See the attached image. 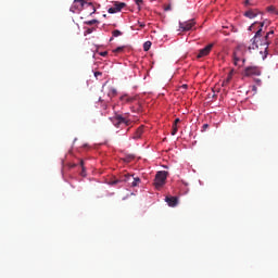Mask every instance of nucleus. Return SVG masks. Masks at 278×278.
<instances>
[{
    "mask_svg": "<svg viewBox=\"0 0 278 278\" xmlns=\"http://www.w3.org/2000/svg\"><path fill=\"white\" fill-rule=\"evenodd\" d=\"M260 27V29L256 31V34L254 35V37L251 39V45L249 46V51L251 50H255V49H260V47H264V52L268 53V46L270 45V36H273V34H275L274 30H270L268 33H266V35H264V30L262 29V27H264V22L263 23H257L255 22L254 24H252L250 26V31H253V29H255L256 27Z\"/></svg>",
    "mask_w": 278,
    "mask_h": 278,
    "instance_id": "1",
    "label": "nucleus"
},
{
    "mask_svg": "<svg viewBox=\"0 0 278 278\" xmlns=\"http://www.w3.org/2000/svg\"><path fill=\"white\" fill-rule=\"evenodd\" d=\"M167 177H168V172L166 170L157 172L154 179L155 188H162V186L166 184Z\"/></svg>",
    "mask_w": 278,
    "mask_h": 278,
    "instance_id": "2",
    "label": "nucleus"
},
{
    "mask_svg": "<svg viewBox=\"0 0 278 278\" xmlns=\"http://www.w3.org/2000/svg\"><path fill=\"white\" fill-rule=\"evenodd\" d=\"M84 5L87 8H92V12L90 13V16L97 12V8L94 7V3L88 2V0H74V8L77 10H84Z\"/></svg>",
    "mask_w": 278,
    "mask_h": 278,
    "instance_id": "3",
    "label": "nucleus"
},
{
    "mask_svg": "<svg viewBox=\"0 0 278 278\" xmlns=\"http://www.w3.org/2000/svg\"><path fill=\"white\" fill-rule=\"evenodd\" d=\"M111 123H113L114 127H121V125L129 127V125H131V122L121 114H115L114 117H111Z\"/></svg>",
    "mask_w": 278,
    "mask_h": 278,
    "instance_id": "4",
    "label": "nucleus"
},
{
    "mask_svg": "<svg viewBox=\"0 0 278 278\" xmlns=\"http://www.w3.org/2000/svg\"><path fill=\"white\" fill-rule=\"evenodd\" d=\"M245 77H260L262 71L257 66H249L244 70Z\"/></svg>",
    "mask_w": 278,
    "mask_h": 278,
    "instance_id": "5",
    "label": "nucleus"
},
{
    "mask_svg": "<svg viewBox=\"0 0 278 278\" xmlns=\"http://www.w3.org/2000/svg\"><path fill=\"white\" fill-rule=\"evenodd\" d=\"M194 25H197L194 20H188L186 22H179V28L182 31H190V29H192V27H194Z\"/></svg>",
    "mask_w": 278,
    "mask_h": 278,
    "instance_id": "6",
    "label": "nucleus"
},
{
    "mask_svg": "<svg viewBox=\"0 0 278 278\" xmlns=\"http://www.w3.org/2000/svg\"><path fill=\"white\" fill-rule=\"evenodd\" d=\"M214 45L210 43L205 48L201 49L198 53V58H205V55H210V51H212Z\"/></svg>",
    "mask_w": 278,
    "mask_h": 278,
    "instance_id": "7",
    "label": "nucleus"
},
{
    "mask_svg": "<svg viewBox=\"0 0 278 278\" xmlns=\"http://www.w3.org/2000/svg\"><path fill=\"white\" fill-rule=\"evenodd\" d=\"M165 201L169 207H177L179 199L177 197H166Z\"/></svg>",
    "mask_w": 278,
    "mask_h": 278,
    "instance_id": "8",
    "label": "nucleus"
},
{
    "mask_svg": "<svg viewBox=\"0 0 278 278\" xmlns=\"http://www.w3.org/2000/svg\"><path fill=\"white\" fill-rule=\"evenodd\" d=\"M119 101H122V103H134V101H136V97L124 94L119 98Z\"/></svg>",
    "mask_w": 278,
    "mask_h": 278,
    "instance_id": "9",
    "label": "nucleus"
},
{
    "mask_svg": "<svg viewBox=\"0 0 278 278\" xmlns=\"http://www.w3.org/2000/svg\"><path fill=\"white\" fill-rule=\"evenodd\" d=\"M257 14H260V12H257V9H251L244 13V16H247V18H255Z\"/></svg>",
    "mask_w": 278,
    "mask_h": 278,
    "instance_id": "10",
    "label": "nucleus"
},
{
    "mask_svg": "<svg viewBox=\"0 0 278 278\" xmlns=\"http://www.w3.org/2000/svg\"><path fill=\"white\" fill-rule=\"evenodd\" d=\"M233 64L235 66H240V51L233 52Z\"/></svg>",
    "mask_w": 278,
    "mask_h": 278,
    "instance_id": "11",
    "label": "nucleus"
},
{
    "mask_svg": "<svg viewBox=\"0 0 278 278\" xmlns=\"http://www.w3.org/2000/svg\"><path fill=\"white\" fill-rule=\"evenodd\" d=\"M142 134H144V127L140 126V127L136 130L134 138H135L136 140H138V139L142 138Z\"/></svg>",
    "mask_w": 278,
    "mask_h": 278,
    "instance_id": "12",
    "label": "nucleus"
},
{
    "mask_svg": "<svg viewBox=\"0 0 278 278\" xmlns=\"http://www.w3.org/2000/svg\"><path fill=\"white\" fill-rule=\"evenodd\" d=\"M117 94H118V91L115 88L109 89L108 97L110 99H114V97H116Z\"/></svg>",
    "mask_w": 278,
    "mask_h": 278,
    "instance_id": "13",
    "label": "nucleus"
},
{
    "mask_svg": "<svg viewBox=\"0 0 278 278\" xmlns=\"http://www.w3.org/2000/svg\"><path fill=\"white\" fill-rule=\"evenodd\" d=\"M115 9L117 12H121V10H123V8H126L127 4L125 2H115Z\"/></svg>",
    "mask_w": 278,
    "mask_h": 278,
    "instance_id": "14",
    "label": "nucleus"
},
{
    "mask_svg": "<svg viewBox=\"0 0 278 278\" xmlns=\"http://www.w3.org/2000/svg\"><path fill=\"white\" fill-rule=\"evenodd\" d=\"M233 77V74L230 72L227 76V78L223 81V86H227V84H229V81H231Z\"/></svg>",
    "mask_w": 278,
    "mask_h": 278,
    "instance_id": "15",
    "label": "nucleus"
},
{
    "mask_svg": "<svg viewBox=\"0 0 278 278\" xmlns=\"http://www.w3.org/2000/svg\"><path fill=\"white\" fill-rule=\"evenodd\" d=\"M132 182H131V187L132 188H136L137 186H140V178L139 177H136V178H132Z\"/></svg>",
    "mask_w": 278,
    "mask_h": 278,
    "instance_id": "16",
    "label": "nucleus"
},
{
    "mask_svg": "<svg viewBox=\"0 0 278 278\" xmlns=\"http://www.w3.org/2000/svg\"><path fill=\"white\" fill-rule=\"evenodd\" d=\"M99 24L98 20H90V21H85L84 25H97Z\"/></svg>",
    "mask_w": 278,
    "mask_h": 278,
    "instance_id": "17",
    "label": "nucleus"
},
{
    "mask_svg": "<svg viewBox=\"0 0 278 278\" xmlns=\"http://www.w3.org/2000/svg\"><path fill=\"white\" fill-rule=\"evenodd\" d=\"M113 38H118V36H123V33L118 29L112 31Z\"/></svg>",
    "mask_w": 278,
    "mask_h": 278,
    "instance_id": "18",
    "label": "nucleus"
},
{
    "mask_svg": "<svg viewBox=\"0 0 278 278\" xmlns=\"http://www.w3.org/2000/svg\"><path fill=\"white\" fill-rule=\"evenodd\" d=\"M151 41H146L144 43H143V51H149V49H151Z\"/></svg>",
    "mask_w": 278,
    "mask_h": 278,
    "instance_id": "19",
    "label": "nucleus"
},
{
    "mask_svg": "<svg viewBox=\"0 0 278 278\" xmlns=\"http://www.w3.org/2000/svg\"><path fill=\"white\" fill-rule=\"evenodd\" d=\"M125 51V46L117 47L115 50H113V53H123Z\"/></svg>",
    "mask_w": 278,
    "mask_h": 278,
    "instance_id": "20",
    "label": "nucleus"
},
{
    "mask_svg": "<svg viewBox=\"0 0 278 278\" xmlns=\"http://www.w3.org/2000/svg\"><path fill=\"white\" fill-rule=\"evenodd\" d=\"M179 127L177 126V124H173L172 126V136H175V134H177Z\"/></svg>",
    "mask_w": 278,
    "mask_h": 278,
    "instance_id": "21",
    "label": "nucleus"
},
{
    "mask_svg": "<svg viewBox=\"0 0 278 278\" xmlns=\"http://www.w3.org/2000/svg\"><path fill=\"white\" fill-rule=\"evenodd\" d=\"M267 12H274V14L278 15L277 9L274 5L267 7Z\"/></svg>",
    "mask_w": 278,
    "mask_h": 278,
    "instance_id": "22",
    "label": "nucleus"
},
{
    "mask_svg": "<svg viewBox=\"0 0 278 278\" xmlns=\"http://www.w3.org/2000/svg\"><path fill=\"white\" fill-rule=\"evenodd\" d=\"M134 157H136V156H134V154H129V155H127V156L124 159V162L129 163V162H131V160H134Z\"/></svg>",
    "mask_w": 278,
    "mask_h": 278,
    "instance_id": "23",
    "label": "nucleus"
},
{
    "mask_svg": "<svg viewBox=\"0 0 278 278\" xmlns=\"http://www.w3.org/2000/svg\"><path fill=\"white\" fill-rule=\"evenodd\" d=\"M108 12H109V14H116V12H118V11L116 10V7H114V8H110L108 10Z\"/></svg>",
    "mask_w": 278,
    "mask_h": 278,
    "instance_id": "24",
    "label": "nucleus"
},
{
    "mask_svg": "<svg viewBox=\"0 0 278 278\" xmlns=\"http://www.w3.org/2000/svg\"><path fill=\"white\" fill-rule=\"evenodd\" d=\"M210 129V124H203L202 131H207Z\"/></svg>",
    "mask_w": 278,
    "mask_h": 278,
    "instance_id": "25",
    "label": "nucleus"
},
{
    "mask_svg": "<svg viewBox=\"0 0 278 278\" xmlns=\"http://www.w3.org/2000/svg\"><path fill=\"white\" fill-rule=\"evenodd\" d=\"M170 10H173V8L170 7V4L165 5V8H164V11H165V12H170Z\"/></svg>",
    "mask_w": 278,
    "mask_h": 278,
    "instance_id": "26",
    "label": "nucleus"
},
{
    "mask_svg": "<svg viewBox=\"0 0 278 278\" xmlns=\"http://www.w3.org/2000/svg\"><path fill=\"white\" fill-rule=\"evenodd\" d=\"M136 5H138V8H140V5H142L143 1L142 0H135Z\"/></svg>",
    "mask_w": 278,
    "mask_h": 278,
    "instance_id": "27",
    "label": "nucleus"
},
{
    "mask_svg": "<svg viewBox=\"0 0 278 278\" xmlns=\"http://www.w3.org/2000/svg\"><path fill=\"white\" fill-rule=\"evenodd\" d=\"M97 28L92 27V28H87L86 34H92V31H94Z\"/></svg>",
    "mask_w": 278,
    "mask_h": 278,
    "instance_id": "28",
    "label": "nucleus"
},
{
    "mask_svg": "<svg viewBox=\"0 0 278 278\" xmlns=\"http://www.w3.org/2000/svg\"><path fill=\"white\" fill-rule=\"evenodd\" d=\"M131 177H134V176L129 175V174L125 175L124 181H129V179H131Z\"/></svg>",
    "mask_w": 278,
    "mask_h": 278,
    "instance_id": "29",
    "label": "nucleus"
},
{
    "mask_svg": "<svg viewBox=\"0 0 278 278\" xmlns=\"http://www.w3.org/2000/svg\"><path fill=\"white\" fill-rule=\"evenodd\" d=\"M244 5H245V8H249V5H251V0H245Z\"/></svg>",
    "mask_w": 278,
    "mask_h": 278,
    "instance_id": "30",
    "label": "nucleus"
},
{
    "mask_svg": "<svg viewBox=\"0 0 278 278\" xmlns=\"http://www.w3.org/2000/svg\"><path fill=\"white\" fill-rule=\"evenodd\" d=\"M180 122H181V119L176 118V119L174 121V125H177V124H179Z\"/></svg>",
    "mask_w": 278,
    "mask_h": 278,
    "instance_id": "31",
    "label": "nucleus"
},
{
    "mask_svg": "<svg viewBox=\"0 0 278 278\" xmlns=\"http://www.w3.org/2000/svg\"><path fill=\"white\" fill-rule=\"evenodd\" d=\"M80 166H81L83 170H86V167L84 166V160L80 161Z\"/></svg>",
    "mask_w": 278,
    "mask_h": 278,
    "instance_id": "32",
    "label": "nucleus"
},
{
    "mask_svg": "<svg viewBox=\"0 0 278 278\" xmlns=\"http://www.w3.org/2000/svg\"><path fill=\"white\" fill-rule=\"evenodd\" d=\"M119 182H121V180L116 179V180H114V181L112 182V186H116V184H119Z\"/></svg>",
    "mask_w": 278,
    "mask_h": 278,
    "instance_id": "33",
    "label": "nucleus"
},
{
    "mask_svg": "<svg viewBox=\"0 0 278 278\" xmlns=\"http://www.w3.org/2000/svg\"><path fill=\"white\" fill-rule=\"evenodd\" d=\"M100 55H102V58H105V55H108V51L101 52Z\"/></svg>",
    "mask_w": 278,
    "mask_h": 278,
    "instance_id": "34",
    "label": "nucleus"
},
{
    "mask_svg": "<svg viewBox=\"0 0 278 278\" xmlns=\"http://www.w3.org/2000/svg\"><path fill=\"white\" fill-rule=\"evenodd\" d=\"M99 75H102V73L101 72H96L94 73V77H99Z\"/></svg>",
    "mask_w": 278,
    "mask_h": 278,
    "instance_id": "35",
    "label": "nucleus"
},
{
    "mask_svg": "<svg viewBox=\"0 0 278 278\" xmlns=\"http://www.w3.org/2000/svg\"><path fill=\"white\" fill-rule=\"evenodd\" d=\"M81 176H83V177H86V169H85V170L83 169Z\"/></svg>",
    "mask_w": 278,
    "mask_h": 278,
    "instance_id": "36",
    "label": "nucleus"
},
{
    "mask_svg": "<svg viewBox=\"0 0 278 278\" xmlns=\"http://www.w3.org/2000/svg\"><path fill=\"white\" fill-rule=\"evenodd\" d=\"M181 88H184L185 90L188 89V85H182Z\"/></svg>",
    "mask_w": 278,
    "mask_h": 278,
    "instance_id": "37",
    "label": "nucleus"
},
{
    "mask_svg": "<svg viewBox=\"0 0 278 278\" xmlns=\"http://www.w3.org/2000/svg\"><path fill=\"white\" fill-rule=\"evenodd\" d=\"M104 110H108V104L104 105Z\"/></svg>",
    "mask_w": 278,
    "mask_h": 278,
    "instance_id": "38",
    "label": "nucleus"
},
{
    "mask_svg": "<svg viewBox=\"0 0 278 278\" xmlns=\"http://www.w3.org/2000/svg\"><path fill=\"white\" fill-rule=\"evenodd\" d=\"M99 101H100V102H103V100H102L101 98L99 99Z\"/></svg>",
    "mask_w": 278,
    "mask_h": 278,
    "instance_id": "39",
    "label": "nucleus"
}]
</instances>
